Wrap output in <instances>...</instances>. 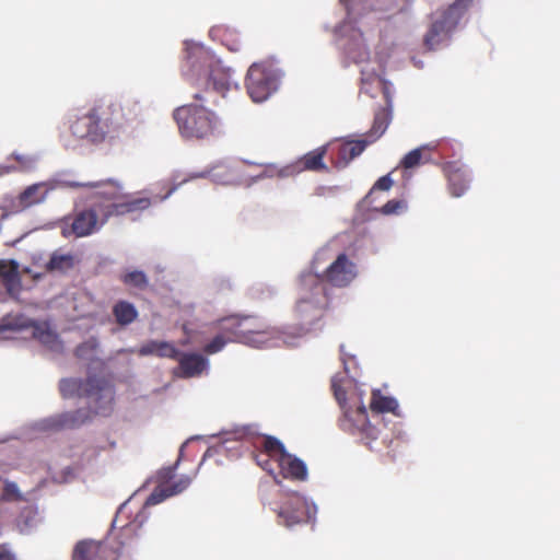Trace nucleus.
Returning <instances> with one entry per match:
<instances>
[{
	"label": "nucleus",
	"mask_w": 560,
	"mask_h": 560,
	"mask_svg": "<svg viewBox=\"0 0 560 560\" xmlns=\"http://www.w3.org/2000/svg\"><path fill=\"white\" fill-rule=\"evenodd\" d=\"M347 11V20L335 28L338 47L345 56L361 67V92L374 96V92L382 89L387 106H392L389 83L383 81L378 74L380 65L370 62V52L366 48L362 31L352 23L364 20L369 14L377 11L390 10L393 0H340Z\"/></svg>",
	"instance_id": "1"
},
{
	"label": "nucleus",
	"mask_w": 560,
	"mask_h": 560,
	"mask_svg": "<svg viewBox=\"0 0 560 560\" xmlns=\"http://www.w3.org/2000/svg\"><path fill=\"white\" fill-rule=\"evenodd\" d=\"M215 325L219 332L205 346L203 351L207 354L222 351L229 342H240L253 348H272L280 345L298 347L306 338L307 331L295 326H287L283 329L268 327L249 316L224 317Z\"/></svg>",
	"instance_id": "2"
},
{
	"label": "nucleus",
	"mask_w": 560,
	"mask_h": 560,
	"mask_svg": "<svg viewBox=\"0 0 560 560\" xmlns=\"http://www.w3.org/2000/svg\"><path fill=\"white\" fill-rule=\"evenodd\" d=\"M185 46L187 61L183 73L188 81L212 88L222 95L232 86L238 89L237 82L232 79L231 69L225 68L211 50L192 40L185 42Z\"/></svg>",
	"instance_id": "3"
},
{
	"label": "nucleus",
	"mask_w": 560,
	"mask_h": 560,
	"mask_svg": "<svg viewBox=\"0 0 560 560\" xmlns=\"http://www.w3.org/2000/svg\"><path fill=\"white\" fill-rule=\"evenodd\" d=\"M331 258L330 248L323 247L314 256L312 270L301 275L303 293L298 302L296 310L303 320L300 327L307 330L306 336L317 326L327 304L325 289L320 284V276L325 268L324 265Z\"/></svg>",
	"instance_id": "4"
},
{
	"label": "nucleus",
	"mask_w": 560,
	"mask_h": 560,
	"mask_svg": "<svg viewBox=\"0 0 560 560\" xmlns=\"http://www.w3.org/2000/svg\"><path fill=\"white\" fill-rule=\"evenodd\" d=\"M180 135L187 139H203L211 136L219 127V118L214 112L202 104L191 103L174 110Z\"/></svg>",
	"instance_id": "5"
},
{
	"label": "nucleus",
	"mask_w": 560,
	"mask_h": 560,
	"mask_svg": "<svg viewBox=\"0 0 560 560\" xmlns=\"http://www.w3.org/2000/svg\"><path fill=\"white\" fill-rule=\"evenodd\" d=\"M470 0H456L446 10L433 14L431 26L424 37L428 49L435 50L448 44Z\"/></svg>",
	"instance_id": "6"
},
{
	"label": "nucleus",
	"mask_w": 560,
	"mask_h": 560,
	"mask_svg": "<svg viewBox=\"0 0 560 560\" xmlns=\"http://www.w3.org/2000/svg\"><path fill=\"white\" fill-rule=\"evenodd\" d=\"M341 383L342 380L337 375L331 380L335 397L343 413L340 419L341 429L352 434L361 433L369 439L375 440L376 429L372 427L368 420L366 408L362 402V398L360 397L361 405L353 410L347 402L346 390Z\"/></svg>",
	"instance_id": "7"
},
{
	"label": "nucleus",
	"mask_w": 560,
	"mask_h": 560,
	"mask_svg": "<svg viewBox=\"0 0 560 560\" xmlns=\"http://www.w3.org/2000/svg\"><path fill=\"white\" fill-rule=\"evenodd\" d=\"M88 183H68L72 187H82L91 198L92 206L88 210L79 212L73 222L72 230L78 237H84L98 231L110 218L107 202L104 198L96 197L93 189L86 186Z\"/></svg>",
	"instance_id": "8"
},
{
	"label": "nucleus",
	"mask_w": 560,
	"mask_h": 560,
	"mask_svg": "<svg viewBox=\"0 0 560 560\" xmlns=\"http://www.w3.org/2000/svg\"><path fill=\"white\" fill-rule=\"evenodd\" d=\"M86 186L93 189L96 197L105 199L110 217L144 210L152 205V200L148 197L119 202L124 197V188L121 184L114 179L89 182Z\"/></svg>",
	"instance_id": "9"
},
{
	"label": "nucleus",
	"mask_w": 560,
	"mask_h": 560,
	"mask_svg": "<svg viewBox=\"0 0 560 560\" xmlns=\"http://www.w3.org/2000/svg\"><path fill=\"white\" fill-rule=\"evenodd\" d=\"M282 77V72L272 62L253 63L247 72L246 88L250 98L260 103L275 93Z\"/></svg>",
	"instance_id": "10"
},
{
	"label": "nucleus",
	"mask_w": 560,
	"mask_h": 560,
	"mask_svg": "<svg viewBox=\"0 0 560 560\" xmlns=\"http://www.w3.org/2000/svg\"><path fill=\"white\" fill-rule=\"evenodd\" d=\"M114 118L109 117L105 110L100 112L93 108L86 114L77 117L70 125L74 137L85 139L92 143L103 142L112 131Z\"/></svg>",
	"instance_id": "11"
},
{
	"label": "nucleus",
	"mask_w": 560,
	"mask_h": 560,
	"mask_svg": "<svg viewBox=\"0 0 560 560\" xmlns=\"http://www.w3.org/2000/svg\"><path fill=\"white\" fill-rule=\"evenodd\" d=\"M115 392L113 385L98 377H88L84 387V398L89 409L94 415L109 416L114 410Z\"/></svg>",
	"instance_id": "12"
},
{
	"label": "nucleus",
	"mask_w": 560,
	"mask_h": 560,
	"mask_svg": "<svg viewBox=\"0 0 560 560\" xmlns=\"http://www.w3.org/2000/svg\"><path fill=\"white\" fill-rule=\"evenodd\" d=\"M317 512V508L305 497L299 493H291L285 502L280 506L278 516L282 524L291 527L302 522L312 521Z\"/></svg>",
	"instance_id": "13"
},
{
	"label": "nucleus",
	"mask_w": 560,
	"mask_h": 560,
	"mask_svg": "<svg viewBox=\"0 0 560 560\" xmlns=\"http://www.w3.org/2000/svg\"><path fill=\"white\" fill-rule=\"evenodd\" d=\"M357 266L346 254H339L325 266L320 276V284L327 282L334 287L343 288L349 285L357 277Z\"/></svg>",
	"instance_id": "14"
},
{
	"label": "nucleus",
	"mask_w": 560,
	"mask_h": 560,
	"mask_svg": "<svg viewBox=\"0 0 560 560\" xmlns=\"http://www.w3.org/2000/svg\"><path fill=\"white\" fill-rule=\"evenodd\" d=\"M265 447L270 451H277L278 467L284 478H293L298 480H305L307 477V468L303 460L293 457L287 453L284 445L276 438H267L265 440Z\"/></svg>",
	"instance_id": "15"
},
{
	"label": "nucleus",
	"mask_w": 560,
	"mask_h": 560,
	"mask_svg": "<svg viewBox=\"0 0 560 560\" xmlns=\"http://www.w3.org/2000/svg\"><path fill=\"white\" fill-rule=\"evenodd\" d=\"M57 187L55 182H40L27 186L18 197L12 201V210L21 212L33 206L43 203L48 194Z\"/></svg>",
	"instance_id": "16"
},
{
	"label": "nucleus",
	"mask_w": 560,
	"mask_h": 560,
	"mask_svg": "<svg viewBox=\"0 0 560 560\" xmlns=\"http://www.w3.org/2000/svg\"><path fill=\"white\" fill-rule=\"evenodd\" d=\"M179 365L174 371V374L183 378L199 377L209 372V360L202 354L195 352H180L178 358H175Z\"/></svg>",
	"instance_id": "17"
},
{
	"label": "nucleus",
	"mask_w": 560,
	"mask_h": 560,
	"mask_svg": "<svg viewBox=\"0 0 560 560\" xmlns=\"http://www.w3.org/2000/svg\"><path fill=\"white\" fill-rule=\"evenodd\" d=\"M90 415L88 411L83 409H79L73 412H63L60 415L51 416L45 418L34 424L35 429L38 431H55L62 428H72L80 424H83Z\"/></svg>",
	"instance_id": "18"
},
{
	"label": "nucleus",
	"mask_w": 560,
	"mask_h": 560,
	"mask_svg": "<svg viewBox=\"0 0 560 560\" xmlns=\"http://www.w3.org/2000/svg\"><path fill=\"white\" fill-rule=\"evenodd\" d=\"M0 282L4 291H0V301H5L7 296L15 298L21 290V279L15 261L0 260Z\"/></svg>",
	"instance_id": "19"
},
{
	"label": "nucleus",
	"mask_w": 560,
	"mask_h": 560,
	"mask_svg": "<svg viewBox=\"0 0 560 560\" xmlns=\"http://www.w3.org/2000/svg\"><path fill=\"white\" fill-rule=\"evenodd\" d=\"M207 176H210L211 179L214 183H218V184L228 185V184H231L233 182V176L230 174V172L228 170H223L222 172H218V171H215V168H212V170H208V171H205V172H198V173L194 172V173H190L184 179H182L179 183H176V175H173V177H172L173 185H172L171 189L167 191L166 195H164L162 197H156V199H158V201H164L173 192H175L177 190V188L182 184L187 183V182L192 180V179H196V178H203V177H207Z\"/></svg>",
	"instance_id": "20"
},
{
	"label": "nucleus",
	"mask_w": 560,
	"mask_h": 560,
	"mask_svg": "<svg viewBox=\"0 0 560 560\" xmlns=\"http://www.w3.org/2000/svg\"><path fill=\"white\" fill-rule=\"evenodd\" d=\"M445 171L448 176L450 190L452 196H463L470 184V174L468 170L458 165L457 163H450Z\"/></svg>",
	"instance_id": "21"
},
{
	"label": "nucleus",
	"mask_w": 560,
	"mask_h": 560,
	"mask_svg": "<svg viewBox=\"0 0 560 560\" xmlns=\"http://www.w3.org/2000/svg\"><path fill=\"white\" fill-rule=\"evenodd\" d=\"M31 331L33 337L47 349L55 352L62 350V342L60 341L59 336L47 322L34 320Z\"/></svg>",
	"instance_id": "22"
},
{
	"label": "nucleus",
	"mask_w": 560,
	"mask_h": 560,
	"mask_svg": "<svg viewBox=\"0 0 560 560\" xmlns=\"http://www.w3.org/2000/svg\"><path fill=\"white\" fill-rule=\"evenodd\" d=\"M192 478L189 476H182L177 481L172 485L156 488L147 499V505H155L163 502L165 499L179 494L186 490L191 483Z\"/></svg>",
	"instance_id": "23"
},
{
	"label": "nucleus",
	"mask_w": 560,
	"mask_h": 560,
	"mask_svg": "<svg viewBox=\"0 0 560 560\" xmlns=\"http://www.w3.org/2000/svg\"><path fill=\"white\" fill-rule=\"evenodd\" d=\"M137 352L140 357L156 355L168 359L178 358L180 354V351L172 342L163 340H149Z\"/></svg>",
	"instance_id": "24"
},
{
	"label": "nucleus",
	"mask_w": 560,
	"mask_h": 560,
	"mask_svg": "<svg viewBox=\"0 0 560 560\" xmlns=\"http://www.w3.org/2000/svg\"><path fill=\"white\" fill-rule=\"evenodd\" d=\"M104 545L92 539L79 541L72 553V560H105L103 556Z\"/></svg>",
	"instance_id": "25"
},
{
	"label": "nucleus",
	"mask_w": 560,
	"mask_h": 560,
	"mask_svg": "<svg viewBox=\"0 0 560 560\" xmlns=\"http://www.w3.org/2000/svg\"><path fill=\"white\" fill-rule=\"evenodd\" d=\"M371 143L370 140H357V141H347L341 144L338 152V158L335 162L338 168L346 167L350 161L359 156L366 148V145Z\"/></svg>",
	"instance_id": "26"
},
{
	"label": "nucleus",
	"mask_w": 560,
	"mask_h": 560,
	"mask_svg": "<svg viewBox=\"0 0 560 560\" xmlns=\"http://www.w3.org/2000/svg\"><path fill=\"white\" fill-rule=\"evenodd\" d=\"M112 313L115 322L121 327L129 326L139 316L137 307L132 303L125 300L116 302L113 305Z\"/></svg>",
	"instance_id": "27"
},
{
	"label": "nucleus",
	"mask_w": 560,
	"mask_h": 560,
	"mask_svg": "<svg viewBox=\"0 0 560 560\" xmlns=\"http://www.w3.org/2000/svg\"><path fill=\"white\" fill-rule=\"evenodd\" d=\"M34 320L21 313H9L0 319V331H24L30 329Z\"/></svg>",
	"instance_id": "28"
},
{
	"label": "nucleus",
	"mask_w": 560,
	"mask_h": 560,
	"mask_svg": "<svg viewBox=\"0 0 560 560\" xmlns=\"http://www.w3.org/2000/svg\"><path fill=\"white\" fill-rule=\"evenodd\" d=\"M117 108L121 112V117L126 120H132L141 113L140 102L130 95L125 96L119 104L110 103L108 105V110H110L113 115Z\"/></svg>",
	"instance_id": "29"
},
{
	"label": "nucleus",
	"mask_w": 560,
	"mask_h": 560,
	"mask_svg": "<svg viewBox=\"0 0 560 560\" xmlns=\"http://www.w3.org/2000/svg\"><path fill=\"white\" fill-rule=\"evenodd\" d=\"M12 158L18 162V165H7L0 167V175L8 174L11 172H30L33 171L39 160L38 154H19L13 153Z\"/></svg>",
	"instance_id": "30"
},
{
	"label": "nucleus",
	"mask_w": 560,
	"mask_h": 560,
	"mask_svg": "<svg viewBox=\"0 0 560 560\" xmlns=\"http://www.w3.org/2000/svg\"><path fill=\"white\" fill-rule=\"evenodd\" d=\"M370 407L376 412H393L398 413V401L394 397L383 396L378 389H374L372 393V400Z\"/></svg>",
	"instance_id": "31"
},
{
	"label": "nucleus",
	"mask_w": 560,
	"mask_h": 560,
	"mask_svg": "<svg viewBox=\"0 0 560 560\" xmlns=\"http://www.w3.org/2000/svg\"><path fill=\"white\" fill-rule=\"evenodd\" d=\"M86 380L77 377L62 378L59 382V390L63 398L84 397Z\"/></svg>",
	"instance_id": "32"
},
{
	"label": "nucleus",
	"mask_w": 560,
	"mask_h": 560,
	"mask_svg": "<svg viewBox=\"0 0 560 560\" xmlns=\"http://www.w3.org/2000/svg\"><path fill=\"white\" fill-rule=\"evenodd\" d=\"M39 522L40 516L37 508L30 504L21 511L18 517V527L21 533H28L35 528Z\"/></svg>",
	"instance_id": "33"
},
{
	"label": "nucleus",
	"mask_w": 560,
	"mask_h": 560,
	"mask_svg": "<svg viewBox=\"0 0 560 560\" xmlns=\"http://www.w3.org/2000/svg\"><path fill=\"white\" fill-rule=\"evenodd\" d=\"M74 265V257L70 253L55 252L46 265L47 270L55 272H67Z\"/></svg>",
	"instance_id": "34"
},
{
	"label": "nucleus",
	"mask_w": 560,
	"mask_h": 560,
	"mask_svg": "<svg viewBox=\"0 0 560 560\" xmlns=\"http://www.w3.org/2000/svg\"><path fill=\"white\" fill-rule=\"evenodd\" d=\"M326 150L327 145H323L312 152L306 153L302 159L303 168L310 171L327 170L326 164L323 162Z\"/></svg>",
	"instance_id": "35"
},
{
	"label": "nucleus",
	"mask_w": 560,
	"mask_h": 560,
	"mask_svg": "<svg viewBox=\"0 0 560 560\" xmlns=\"http://www.w3.org/2000/svg\"><path fill=\"white\" fill-rule=\"evenodd\" d=\"M390 120V114L386 109H382L376 113L372 129L370 131L369 138L370 142H374L378 139L387 129Z\"/></svg>",
	"instance_id": "36"
},
{
	"label": "nucleus",
	"mask_w": 560,
	"mask_h": 560,
	"mask_svg": "<svg viewBox=\"0 0 560 560\" xmlns=\"http://www.w3.org/2000/svg\"><path fill=\"white\" fill-rule=\"evenodd\" d=\"M98 341L96 338H90L86 341L82 342L77 348V357L84 361H94L98 355Z\"/></svg>",
	"instance_id": "37"
},
{
	"label": "nucleus",
	"mask_w": 560,
	"mask_h": 560,
	"mask_svg": "<svg viewBox=\"0 0 560 560\" xmlns=\"http://www.w3.org/2000/svg\"><path fill=\"white\" fill-rule=\"evenodd\" d=\"M122 281L126 285L133 287L137 289H144L148 287L147 275L141 270L127 271L122 276Z\"/></svg>",
	"instance_id": "38"
},
{
	"label": "nucleus",
	"mask_w": 560,
	"mask_h": 560,
	"mask_svg": "<svg viewBox=\"0 0 560 560\" xmlns=\"http://www.w3.org/2000/svg\"><path fill=\"white\" fill-rule=\"evenodd\" d=\"M266 453H262L260 455L257 456V464L266 471H268L270 475H275V469H273V466H272V463L276 462L278 464V452L277 451H268L265 446H264ZM275 477V480L277 483H280V481L277 479L276 476Z\"/></svg>",
	"instance_id": "39"
},
{
	"label": "nucleus",
	"mask_w": 560,
	"mask_h": 560,
	"mask_svg": "<svg viewBox=\"0 0 560 560\" xmlns=\"http://www.w3.org/2000/svg\"><path fill=\"white\" fill-rule=\"evenodd\" d=\"M408 208V205L405 200H389L387 201L381 209L383 214L390 215V214H399L401 212H405Z\"/></svg>",
	"instance_id": "40"
},
{
	"label": "nucleus",
	"mask_w": 560,
	"mask_h": 560,
	"mask_svg": "<svg viewBox=\"0 0 560 560\" xmlns=\"http://www.w3.org/2000/svg\"><path fill=\"white\" fill-rule=\"evenodd\" d=\"M425 147L417 148L411 150L409 153L405 155V158L401 161V165L405 168H412L420 164L421 158H422V150Z\"/></svg>",
	"instance_id": "41"
},
{
	"label": "nucleus",
	"mask_w": 560,
	"mask_h": 560,
	"mask_svg": "<svg viewBox=\"0 0 560 560\" xmlns=\"http://www.w3.org/2000/svg\"><path fill=\"white\" fill-rule=\"evenodd\" d=\"M21 498H22V494L19 490L18 485L12 481H7L4 483L2 499L5 501H14V500H20Z\"/></svg>",
	"instance_id": "42"
},
{
	"label": "nucleus",
	"mask_w": 560,
	"mask_h": 560,
	"mask_svg": "<svg viewBox=\"0 0 560 560\" xmlns=\"http://www.w3.org/2000/svg\"><path fill=\"white\" fill-rule=\"evenodd\" d=\"M393 186V179L389 174L382 176L376 180V183L373 186V189L377 190H389Z\"/></svg>",
	"instance_id": "43"
},
{
	"label": "nucleus",
	"mask_w": 560,
	"mask_h": 560,
	"mask_svg": "<svg viewBox=\"0 0 560 560\" xmlns=\"http://www.w3.org/2000/svg\"><path fill=\"white\" fill-rule=\"evenodd\" d=\"M222 31H223V27H221V26L212 27L210 30V36L213 39H219L220 38V34H221Z\"/></svg>",
	"instance_id": "44"
},
{
	"label": "nucleus",
	"mask_w": 560,
	"mask_h": 560,
	"mask_svg": "<svg viewBox=\"0 0 560 560\" xmlns=\"http://www.w3.org/2000/svg\"><path fill=\"white\" fill-rule=\"evenodd\" d=\"M0 560H14V557L8 551L0 550Z\"/></svg>",
	"instance_id": "45"
},
{
	"label": "nucleus",
	"mask_w": 560,
	"mask_h": 560,
	"mask_svg": "<svg viewBox=\"0 0 560 560\" xmlns=\"http://www.w3.org/2000/svg\"><path fill=\"white\" fill-rule=\"evenodd\" d=\"M342 361H343L345 372L347 374H349L350 373V365H349L350 363H349V361L345 357H342Z\"/></svg>",
	"instance_id": "46"
},
{
	"label": "nucleus",
	"mask_w": 560,
	"mask_h": 560,
	"mask_svg": "<svg viewBox=\"0 0 560 560\" xmlns=\"http://www.w3.org/2000/svg\"><path fill=\"white\" fill-rule=\"evenodd\" d=\"M136 350L130 348V349H121L119 350V353H122V352H126V353H133Z\"/></svg>",
	"instance_id": "47"
},
{
	"label": "nucleus",
	"mask_w": 560,
	"mask_h": 560,
	"mask_svg": "<svg viewBox=\"0 0 560 560\" xmlns=\"http://www.w3.org/2000/svg\"><path fill=\"white\" fill-rule=\"evenodd\" d=\"M371 20H380V16H374Z\"/></svg>",
	"instance_id": "48"
},
{
	"label": "nucleus",
	"mask_w": 560,
	"mask_h": 560,
	"mask_svg": "<svg viewBox=\"0 0 560 560\" xmlns=\"http://www.w3.org/2000/svg\"><path fill=\"white\" fill-rule=\"evenodd\" d=\"M195 97H196L197 100H200V95H199V94H196V95H195Z\"/></svg>",
	"instance_id": "49"
}]
</instances>
